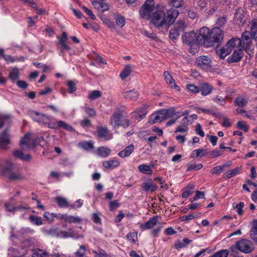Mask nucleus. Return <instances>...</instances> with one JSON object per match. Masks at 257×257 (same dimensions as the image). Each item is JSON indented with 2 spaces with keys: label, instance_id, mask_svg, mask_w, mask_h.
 Listing matches in <instances>:
<instances>
[{
  "label": "nucleus",
  "instance_id": "f257e3e1",
  "mask_svg": "<svg viewBox=\"0 0 257 257\" xmlns=\"http://www.w3.org/2000/svg\"><path fill=\"white\" fill-rule=\"evenodd\" d=\"M179 12L178 10L171 9L167 12V17L164 11L161 9L153 12L150 17V22L155 27L163 32L168 31L169 26L173 24Z\"/></svg>",
  "mask_w": 257,
  "mask_h": 257
},
{
  "label": "nucleus",
  "instance_id": "f03ea898",
  "mask_svg": "<svg viewBox=\"0 0 257 257\" xmlns=\"http://www.w3.org/2000/svg\"><path fill=\"white\" fill-rule=\"evenodd\" d=\"M2 173L12 181L20 180L24 178L19 171H16L14 164L8 160L6 161L4 164Z\"/></svg>",
  "mask_w": 257,
  "mask_h": 257
},
{
  "label": "nucleus",
  "instance_id": "7ed1b4c3",
  "mask_svg": "<svg viewBox=\"0 0 257 257\" xmlns=\"http://www.w3.org/2000/svg\"><path fill=\"white\" fill-rule=\"evenodd\" d=\"M240 44H241L240 39L238 38H233L229 40L223 48L217 50V53L220 58L224 59L230 53L232 49L236 46H237V47L240 48Z\"/></svg>",
  "mask_w": 257,
  "mask_h": 257
},
{
  "label": "nucleus",
  "instance_id": "20e7f679",
  "mask_svg": "<svg viewBox=\"0 0 257 257\" xmlns=\"http://www.w3.org/2000/svg\"><path fill=\"white\" fill-rule=\"evenodd\" d=\"M223 37L224 32L220 28L218 27L213 28L210 31L209 47L221 43Z\"/></svg>",
  "mask_w": 257,
  "mask_h": 257
},
{
  "label": "nucleus",
  "instance_id": "39448f33",
  "mask_svg": "<svg viewBox=\"0 0 257 257\" xmlns=\"http://www.w3.org/2000/svg\"><path fill=\"white\" fill-rule=\"evenodd\" d=\"M197 35L198 44L203 45L206 47H209L210 30L209 28L205 27L200 28L199 34Z\"/></svg>",
  "mask_w": 257,
  "mask_h": 257
},
{
  "label": "nucleus",
  "instance_id": "423d86ee",
  "mask_svg": "<svg viewBox=\"0 0 257 257\" xmlns=\"http://www.w3.org/2000/svg\"><path fill=\"white\" fill-rule=\"evenodd\" d=\"M183 42L189 46L198 47V38L196 33L192 31L185 33L182 36Z\"/></svg>",
  "mask_w": 257,
  "mask_h": 257
},
{
  "label": "nucleus",
  "instance_id": "0eeeda50",
  "mask_svg": "<svg viewBox=\"0 0 257 257\" xmlns=\"http://www.w3.org/2000/svg\"><path fill=\"white\" fill-rule=\"evenodd\" d=\"M239 251L248 253L251 252L253 249L252 243L246 239H241L236 243L234 246Z\"/></svg>",
  "mask_w": 257,
  "mask_h": 257
},
{
  "label": "nucleus",
  "instance_id": "6e6552de",
  "mask_svg": "<svg viewBox=\"0 0 257 257\" xmlns=\"http://www.w3.org/2000/svg\"><path fill=\"white\" fill-rule=\"evenodd\" d=\"M152 2L151 1L146 2L140 10V14L143 19H150L154 10V6L152 4Z\"/></svg>",
  "mask_w": 257,
  "mask_h": 257
},
{
  "label": "nucleus",
  "instance_id": "1a4fd4ad",
  "mask_svg": "<svg viewBox=\"0 0 257 257\" xmlns=\"http://www.w3.org/2000/svg\"><path fill=\"white\" fill-rule=\"evenodd\" d=\"M29 115L34 121L43 124L47 123L49 119V116L36 110H30Z\"/></svg>",
  "mask_w": 257,
  "mask_h": 257
},
{
  "label": "nucleus",
  "instance_id": "9d476101",
  "mask_svg": "<svg viewBox=\"0 0 257 257\" xmlns=\"http://www.w3.org/2000/svg\"><path fill=\"white\" fill-rule=\"evenodd\" d=\"M195 64L200 68L207 70L212 66V60L209 56H200L196 58Z\"/></svg>",
  "mask_w": 257,
  "mask_h": 257
},
{
  "label": "nucleus",
  "instance_id": "9b49d317",
  "mask_svg": "<svg viewBox=\"0 0 257 257\" xmlns=\"http://www.w3.org/2000/svg\"><path fill=\"white\" fill-rule=\"evenodd\" d=\"M252 39L251 33L248 31H245L243 33L240 39L241 44L240 45V48L246 49L249 48L251 43Z\"/></svg>",
  "mask_w": 257,
  "mask_h": 257
},
{
  "label": "nucleus",
  "instance_id": "f8f14e48",
  "mask_svg": "<svg viewBox=\"0 0 257 257\" xmlns=\"http://www.w3.org/2000/svg\"><path fill=\"white\" fill-rule=\"evenodd\" d=\"M20 145L23 149H30L35 147V141L30 138L29 134L26 135L21 139Z\"/></svg>",
  "mask_w": 257,
  "mask_h": 257
},
{
  "label": "nucleus",
  "instance_id": "ddd939ff",
  "mask_svg": "<svg viewBox=\"0 0 257 257\" xmlns=\"http://www.w3.org/2000/svg\"><path fill=\"white\" fill-rule=\"evenodd\" d=\"M122 112L118 109L116 110L110 117V124L114 128L118 127L121 125L120 121L122 117Z\"/></svg>",
  "mask_w": 257,
  "mask_h": 257
},
{
  "label": "nucleus",
  "instance_id": "4468645a",
  "mask_svg": "<svg viewBox=\"0 0 257 257\" xmlns=\"http://www.w3.org/2000/svg\"><path fill=\"white\" fill-rule=\"evenodd\" d=\"M165 119L164 114L162 112V109L152 114L150 116L149 122L151 124H154L158 122L162 121Z\"/></svg>",
  "mask_w": 257,
  "mask_h": 257
},
{
  "label": "nucleus",
  "instance_id": "2eb2a0df",
  "mask_svg": "<svg viewBox=\"0 0 257 257\" xmlns=\"http://www.w3.org/2000/svg\"><path fill=\"white\" fill-rule=\"evenodd\" d=\"M164 76L166 82L171 88H174L177 91L180 90L179 87L176 84L175 80L168 71L164 72Z\"/></svg>",
  "mask_w": 257,
  "mask_h": 257
},
{
  "label": "nucleus",
  "instance_id": "dca6fc26",
  "mask_svg": "<svg viewBox=\"0 0 257 257\" xmlns=\"http://www.w3.org/2000/svg\"><path fill=\"white\" fill-rule=\"evenodd\" d=\"M158 222V216H155L150 218L148 221L144 224H141L140 228L142 231L146 229H150L154 227Z\"/></svg>",
  "mask_w": 257,
  "mask_h": 257
},
{
  "label": "nucleus",
  "instance_id": "f3484780",
  "mask_svg": "<svg viewBox=\"0 0 257 257\" xmlns=\"http://www.w3.org/2000/svg\"><path fill=\"white\" fill-rule=\"evenodd\" d=\"M98 136L106 140H109L112 138V134L110 133L106 127H100L97 129Z\"/></svg>",
  "mask_w": 257,
  "mask_h": 257
},
{
  "label": "nucleus",
  "instance_id": "a211bd4d",
  "mask_svg": "<svg viewBox=\"0 0 257 257\" xmlns=\"http://www.w3.org/2000/svg\"><path fill=\"white\" fill-rule=\"evenodd\" d=\"M60 219L69 223H78L81 221V219L77 216L68 215L65 214L60 216Z\"/></svg>",
  "mask_w": 257,
  "mask_h": 257
},
{
  "label": "nucleus",
  "instance_id": "6ab92c4d",
  "mask_svg": "<svg viewBox=\"0 0 257 257\" xmlns=\"http://www.w3.org/2000/svg\"><path fill=\"white\" fill-rule=\"evenodd\" d=\"M58 39L59 42L64 50L68 51L70 49V47L67 45L68 37L66 32H63L61 36Z\"/></svg>",
  "mask_w": 257,
  "mask_h": 257
},
{
  "label": "nucleus",
  "instance_id": "aec40b11",
  "mask_svg": "<svg viewBox=\"0 0 257 257\" xmlns=\"http://www.w3.org/2000/svg\"><path fill=\"white\" fill-rule=\"evenodd\" d=\"M13 155L16 158L20 159L24 161H30L32 156L29 154H24L22 151L16 150L13 152Z\"/></svg>",
  "mask_w": 257,
  "mask_h": 257
},
{
  "label": "nucleus",
  "instance_id": "412c9836",
  "mask_svg": "<svg viewBox=\"0 0 257 257\" xmlns=\"http://www.w3.org/2000/svg\"><path fill=\"white\" fill-rule=\"evenodd\" d=\"M242 49V48H239V50L233 52L230 59L231 62H237L241 59L243 56Z\"/></svg>",
  "mask_w": 257,
  "mask_h": 257
},
{
  "label": "nucleus",
  "instance_id": "4be33fe9",
  "mask_svg": "<svg viewBox=\"0 0 257 257\" xmlns=\"http://www.w3.org/2000/svg\"><path fill=\"white\" fill-rule=\"evenodd\" d=\"M119 165V162L114 159H111L108 161H103L102 166L106 169H113Z\"/></svg>",
  "mask_w": 257,
  "mask_h": 257
},
{
  "label": "nucleus",
  "instance_id": "5701e85b",
  "mask_svg": "<svg viewBox=\"0 0 257 257\" xmlns=\"http://www.w3.org/2000/svg\"><path fill=\"white\" fill-rule=\"evenodd\" d=\"M92 4L95 9L101 12V13L108 10L109 9L108 6L107 5V4L103 2L93 1Z\"/></svg>",
  "mask_w": 257,
  "mask_h": 257
},
{
  "label": "nucleus",
  "instance_id": "b1692460",
  "mask_svg": "<svg viewBox=\"0 0 257 257\" xmlns=\"http://www.w3.org/2000/svg\"><path fill=\"white\" fill-rule=\"evenodd\" d=\"M200 91L203 96H206L211 93L213 89L211 85L207 83H203L200 85Z\"/></svg>",
  "mask_w": 257,
  "mask_h": 257
},
{
  "label": "nucleus",
  "instance_id": "393cba45",
  "mask_svg": "<svg viewBox=\"0 0 257 257\" xmlns=\"http://www.w3.org/2000/svg\"><path fill=\"white\" fill-rule=\"evenodd\" d=\"M134 150V146L131 144L126 147L124 150L118 153V155L121 158H124L129 156Z\"/></svg>",
  "mask_w": 257,
  "mask_h": 257
},
{
  "label": "nucleus",
  "instance_id": "a878e982",
  "mask_svg": "<svg viewBox=\"0 0 257 257\" xmlns=\"http://www.w3.org/2000/svg\"><path fill=\"white\" fill-rule=\"evenodd\" d=\"M147 113V109L145 107H143L137 109L135 112H133V117L136 119H141L144 118Z\"/></svg>",
  "mask_w": 257,
  "mask_h": 257
},
{
  "label": "nucleus",
  "instance_id": "bb28decb",
  "mask_svg": "<svg viewBox=\"0 0 257 257\" xmlns=\"http://www.w3.org/2000/svg\"><path fill=\"white\" fill-rule=\"evenodd\" d=\"M234 103L235 106L243 107L247 104L248 99L242 96H238L235 98Z\"/></svg>",
  "mask_w": 257,
  "mask_h": 257
},
{
  "label": "nucleus",
  "instance_id": "cd10ccee",
  "mask_svg": "<svg viewBox=\"0 0 257 257\" xmlns=\"http://www.w3.org/2000/svg\"><path fill=\"white\" fill-rule=\"evenodd\" d=\"M241 170V167H237L233 169L229 170L223 175V177L226 179L230 178L236 175L239 174Z\"/></svg>",
  "mask_w": 257,
  "mask_h": 257
},
{
  "label": "nucleus",
  "instance_id": "c85d7f7f",
  "mask_svg": "<svg viewBox=\"0 0 257 257\" xmlns=\"http://www.w3.org/2000/svg\"><path fill=\"white\" fill-rule=\"evenodd\" d=\"M250 33L252 39L257 40V18L253 19L251 23Z\"/></svg>",
  "mask_w": 257,
  "mask_h": 257
},
{
  "label": "nucleus",
  "instance_id": "c756f323",
  "mask_svg": "<svg viewBox=\"0 0 257 257\" xmlns=\"http://www.w3.org/2000/svg\"><path fill=\"white\" fill-rule=\"evenodd\" d=\"M76 235V233L72 229H69L68 231L59 230L58 237L61 238H68L74 237Z\"/></svg>",
  "mask_w": 257,
  "mask_h": 257
},
{
  "label": "nucleus",
  "instance_id": "7c9ffc66",
  "mask_svg": "<svg viewBox=\"0 0 257 257\" xmlns=\"http://www.w3.org/2000/svg\"><path fill=\"white\" fill-rule=\"evenodd\" d=\"M111 150L106 147H101L97 149V154L102 157H107L110 154Z\"/></svg>",
  "mask_w": 257,
  "mask_h": 257
},
{
  "label": "nucleus",
  "instance_id": "2f4dec72",
  "mask_svg": "<svg viewBox=\"0 0 257 257\" xmlns=\"http://www.w3.org/2000/svg\"><path fill=\"white\" fill-rule=\"evenodd\" d=\"M139 96L138 92L135 90L126 91L124 93V97L130 100H136Z\"/></svg>",
  "mask_w": 257,
  "mask_h": 257
},
{
  "label": "nucleus",
  "instance_id": "473e14b6",
  "mask_svg": "<svg viewBox=\"0 0 257 257\" xmlns=\"http://www.w3.org/2000/svg\"><path fill=\"white\" fill-rule=\"evenodd\" d=\"M114 19L115 20L116 25L120 27L124 26L125 24L124 17L118 14L114 13L113 15Z\"/></svg>",
  "mask_w": 257,
  "mask_h": 257
},
{
  "label": "nucleus",
  "instance_id": "72a5a7b5",
  "mask_svg": "<svg viewBox=\"0 0 257 257\" xmlns=\"http://www.w3.org/2000/svg\"><path fill=\"white\" fill-rule=\"evenodd\" d=\"M139 171L144 174L149 175H151L153 173L152 169H150L149 166L146 164H142L138 166Z\"/></svg>",
  "mask_w": 257,
  "mask_h": 257
},
{
  "label": "nucleus",
  "instance_id": "f704fd0d",
  "mask_svg": "<svg viewBox=\"0 0 257 257\" xmlns=\"http://www.w3.org/2000/svg\"><path fill=\"white\" fill-rule=\"evenodd\" d=\"M55 200L58 203L59 207L61 208H65L69 205L67 200L65 198L61 196H57L56 197Z\"/></svg>",
  "mask_w": 257,
  "mask_h": 257
},
{
  "label": "nucleus",
  "instance_id": "c9c22d12",
  "mask_svg": "<svg viewBox=\"0 0 257 257\" xmlns=\"http://www.w3.org/2000/svg\"><path fill=\"white\" fill-rule=\"evenodd\" d=\"M132 67L130 65H126L120 74V77L122 79H125L131 73Z\"/></svg>",
  "mask_w": 257,
  "mask_h": 257
},
{
  "label": "nucleus",
  "instance_id": "e433bc0d",
  "mask_svg": "<svg viewBox=\"0 0 257 257\" xmlns=\"http://www.w3.org/2000/svg\"><path fill=\"white\" fill-rule=\"evenodd\" d=\"M162 112L164 113L165 119L173 116L177 113L174 107L168 109H162Z\"/></svg>",
  "mask_w": 257,
  "mask_h": 257
},
{
  "label": "nucleus",
  "instance_id": "4c0bfd02",
  "mask_svg": "<svg viewBox=\"0 0 257 257\" xmlns=\"http://www.w3.org/2000/svg\"><path fill=\"white\" fill-rule=\"evenodd\" d=\"M250 235L252 239L257 241V220H254L252 222V227L250 230Z\"/></svg>",
  "mask_w": 257,
  "mask_h": 257
},
{
  "label": "nucleus",
  "instance_id": "58836bf2",
  "mask_svg": "<svg viewBox=\"0 0 257 257\" xmlns=\"http://www.w3.org/2000/svg\"><path fill=\"white\" fill-rule=\"evenodd\" d=\"M59 232V229L57 227H52L49 230L45 231V233L46 235L56 237H58Z\"/></svg>",
  "mask_w": 257,
  "mask_h": 257
},
{
  "label": "nucleus",
  "instance_id": "ea45409f",
  "mask_svg": "<svg viewBox=\"0 0 257 257\" xmlns=\"http://www.w3.org/2000/svg\"><path fill=\"white\" fill-rule=\"evenodd\" d=\"M30 221L36 225H41L43 224L41 217L31 215L29 217Z\"/></svg>",
  "mask_w": 257,
  "mask_h": 257
},
{
  "label": "nucleus",
  "instance_id": "a19ab883",
  "mask_svg": "<svg viewBox=\"0 0 257 257\" xmlns=\"http://www.w3.org/2000/svg\"><path fill=\"white\" fill-rule=\"evenodd\" d=\"M142 188L146 191L149 190L154 191L157 189L156 186L151 182H144L143 184Z\"/></svg>",
  "mask_w": 257,
  "mask_h": 257
},
{
  "label": "nucleus",
  "instance_id": "79ce46f5",
  "mask_svg": "<svg viewBox=\"0 0 257 257\" xmlns=\"http://www.w3.org/2000/svg\"><path fill=\"white\" fill-rule=\"evenodd\" d=\"M31 257H48V253L42 249H36Z\"/></svg>",
  "mask_w": 257,
  "mask_h": 257
},
{
  "label": "nucleus",
  "instance_id": "37998d69",
  "mask_svg": "<svg viewBox=\"0 0 257 257\" xmlns=\"http://www.w3.org/2000/svg\"><path fill=\"white\" fill-rule=\"evenodd\" d=\"M229 254L228 249H221L215 252L211 257H227Z\"/></svg>",
  "mask_w": 257,
  "mask_h": 257
},
{
  "label": "nucleus",
  "instance_id": "c03bdc74",
  "mask_svg": "<svg viewBox=\"0 0 257 257\" xmlns=\"http://www.w3.org/2000/svg\"><path fill=\"white\" fill-rule=\"evenodd\" d=\"M209 2L208 14L212 15L217 10V3L216 0H210Z\"/></svg>",
  "mask_w": 257,
  "mask_h": 257
},
{
  "label": "nucleus",
  "instance_id": "a18cd8bd",
  "mask_svg": "<svg viewBox=\"0 0 257 257\" xmlns=\"http://www.w3.org/2000/svg\"><path fill=\"white\" fill-rule=\"evenodd\" d=\"M101 96V92L99 90H93L90 93H89L88 95V98L91 100L96 99Z\"/></svg>",
  "mask_w": 257,
  "mask_h": 257
},
{
  "label": "nucleus",
  "instance_id": "49530a36",
  "mask_svg": "<svg viewBox=\"0 0 257 257\" xmlns=\"http://www.w3.org/2000/svg\"><path fill=\"white\" fill-rule=\"evenodd\" d=\"M205 150L203 149H197L194 150L191 155V158L202 157L205 156Z\"/></svg>",
  "mask_w": 257,
  "mask_h": 257
},
{
  "label": "nucleus",
  "instance_id": "de8ad7c7",
  "mask_svg": "<svg viewBox=\"0 0 257 257\" xmlns=\"http://www.w3.org/2000/svg\"><path fill=\"white\" fill-rule=\"evenodd\" d=\"M193 189L194 187L192 185L188 186L187 188L184 190L182 194V197L184 198H187L193 193Z\"/></svg>",
  "mask_w": 257,
  "mask_h": 257
},
{
  "label": "nucleus",
  "instance_id": "09e8293b",
  "mask_svg": "<svg viewBox=\"0 0 257 257\" xmlns=\"http://www.w3.org/2000/svg\"><path fill=\"white\" fill-rule=\"evenodd\" d=\"M79 145L82 148L87 151L94 148L93 143L91 141L82 142L80 143Z\"/></svg>",
  "mask_w": 257,
  "mask_h": 257
},
{
  "label": "nucleus",
  "instance_id": "8fccbe9b",
  "mask_svg": "<svg viewBox=\"0 0 257 257\" xmlns=\"http://www.w3.org/2000/svg\"><path fill=\"white\" fill-rule=\"evenodd\" d=\"M180 31L179 30L174 28V29H171L170 31L169 36L170 39L172 40L177 39L180 35Z\"/></svg>",
  "mask_w": 257,
  "mask_h": 257
},
{
  "label": "nucleus",
  "instance_id": "3c124183",
  "mask_svg": "<svg viewBox=\"0 0 257 257\" xmlns=\"http://www.w3.org/2000/svg\"><path fill=\"white\" fill-rule=\"evenodd\" d=\"M57 128L62 127L69 131H71L73 130V127L71 125L68 124L67 123L62 120L58 121L57 123Z\"/></svg>",
  "mask_w": 257,
  "mask_h": 257
},
{
  "label": "nucleus",
  "instance_id": "603ef678",
  "mask_svg": "<svg viewBox=\"0 0 257 257\" xmlns=\"http://www.w3.org/2000/svg\"><path fill=\"white\" fill-rule=\"evenodd\" d=\"M213 101L220 105L223 106L226 103L225 98L216 95L212 98Z\"/></svg>",
  "mask_w": 257,
  "mask_h": 257
},
{
  "label": "nucleus",
  "instance_id": "864d4df0",
  "mask_svg": "<svg viewBox=\"0 0 257 257\" xmlns=\"http://www.w3.org/2000/svg\"><path fill=\"white\" fill-rule=\"evenodd\" d=\"M169 4L175 8H179L183 4L184 0H169Z\"/></svg>",
  "mask_w": 257,
  "mask_h": 257
},
{
  "label": "nucleus",
  "instance_id": "5fc2aeb1",
  "mask_svg": "<svg viewBox=\"0 0 257 257\" xmlns=\"http://www.w3.org/2000/svg\"><path fill=\"white\" fill-rule=\"evenodd\" d=\"M226 23V18L225 17L222 16L218 18L216 22V27H222L225 26Z\"/></svg>",
  "mask_w": 257,
  "mask_h": 257
},
{
  "label": "nucleus",
  "instance_id": "6e6d98bb",
  "mask_svg": "<svg viewBox=\"0 0 257 257\" xmlns=\"http://www.w3.org/2000/svg\"><path fill=\"white\" fill-rule=\"evenodd\" d=\"M187 24L183 20L178 21L175 25V28L179 30L181 32V31L184 30V29L186 27Z\"/></svg>",
  "mask_w": 257,
  "mask_h": 257
},
{
  "label": "nucleus",
  "instance_id": "4d7b16f0",
  "mask_svg": "<svg viewBox=\"0 0 257 257\" xmlns=\"http://www.w3.org/2000/svg\"><path fill=\"white\" fill-rule=\"evenodd\" d=\"M0 142L6 144L9 143V139L7 130L4 131L1 134H0Z\"/></svg>",
  "mask_w": 257,
  "mask_h": 257
},
{
  "label": "nucleus",
  "instance_id": "13d9d810",
  "mask_svg": "<svg viewBox=\"0 0 257 257\" xmlns=\"http://www.w3.org/2000/svg\"><path fill=\"white\" fill-rule=\"evenodd\" d=\"M67 86L68 87V91L70 93H73L76 91V84L73 81L70 80L68 81Z\"/></svg>",
  "mask_w": 257,
  "mask_h": 257
},
{
  "label": "nucleus",
  "instance_id": "bf43d9fd",
  "mask_svg": "<svg viewBox=\"0 0 257 257\" xmlns=\"http://www.w3.org/2000/svg\"><path fill=\"white\" fill-rule=\"evenodd\" d=\"M203 165L201 164H188L187 165V171H191L192 170H198L201 169Z\"/></svg>",
  "mask_w": 257,
  "mask_h": 257
},
{
  "label": "nucleus",
  "instance_id": "052dcab7",
  "mask_svg": "<svg viewBox=\"0 0 257 257\" xmlns=\"http://www.w3.org/2000/svg\"><path fill=\"white\" fill-rule=\"evenodd\" d=\"M86 252L85 247L81 245H80L79 249L76 251L75 255L76 257H84Z\"/></svg>",
  "mask_w": 257,
  "mask_h": 257
},
{
  "label": "nucleus",
  "instance_id": "680f3d73",
  "mask_svg": "<svg viewBox=\"0 0 257 257\" xmlns=\"http://www.w3.org/2000/svg\"><path fill=\"white\" fill-rule=\"evenodd\" d=\"M19 77V72L17 69H14L10 73L9 78L13 81L16 80Z\"/></svg>",
  "mask_w": 257,
  "mask_h": 257
},
{
  "label": "nucleus",
  "instance_id": "e2e57ef3",
  "mask_svg": "<svg viewBox=\"0 0 257 257\" xmlns=\"http://www.w3.org/2000/svg\"><path fill=\"white\" fill-rule=\"evenodd\" d=\"M128 240L133 243H135L137 240V234L135 232H130L126 236Z\"/></svg>",
  "mask_w": 257,
  "mask_h": 257
},
{
  "label": "nucleus",
  "instance_id": "0e129e2a",
  "mask_svg": "<svg viewBox=\"0 0 257 257\" xmlns=\"http://www.w3.org/2000/svg\"><path fill=\"white\" fill-rule=\"evenodd\" d=\"M237 126L239 129L242 130L244 132H247L248 131V126L245 122L239 121L237 123Z\"/></svg>",
  "mask_w": 257,
  "mask_h": 257
},
{
  "label": "nucleus",
  "instance_id": "69168bd1",
  "mask_svg": "<svg viewBox=\"0 0 257 257\" xmlns=\"http://www.w3.org/2000/svg\"><path fill=\"white\" fill-rule=\"evenodd\" d=\"M187 88L190 91L193 93H198L200 91V86L198 87L194 84H188Z\"/></svg>",
  "mask_w": 257,
  "mask_h": 257
},
{
  "label": "nucleus",
  "instance_id": "338daca9",
  "mask_svg": "<svg viewBox=\"0 0 257 257\" xmlns=\"http://www.w3.org/2000/svg\"><path fill=\"white\" fill-rule=\"evenodd\" d=\"M93 252L95 254L94 257H111L109 255L107 254L105 251L102 249H100L98 252L94 251Z\"/></svg>",
  "mask_w": 257,
  "mask_h": 257
},
{
  "label": "nucleus",
  "instance_id": "774afa93",
  "mask_svg": "<svg viewBox=\"0 0 257 257\" xmlns=\"http://www.w3.org/2000/svg\"><path fill=\"white\" fill-rule=\"evenodd\" d=\"M207 0H199L197 2V6L200 10L202 11L207 7Z\"/></svg>",
  "mask_w": 257,
  "mask_h": 257
}]
</instances>
